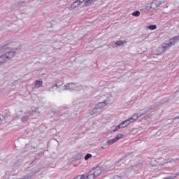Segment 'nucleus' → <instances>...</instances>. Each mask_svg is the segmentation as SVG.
<instances>
[{"instance_id":"nucleus-30","label":"nucleus","mask_w":179,"mask_h":179,"mask_svg":"<svg viewBox=\"0 0 179 179\" xmlns=\"http://www.w3.org/2000/svg\"><path fill=\"white\" fill-rule=\"evenodd\" d=\"M56 50H60V48H57Z\"/></svg>"},{"instance_id":"nucleus-16","label":"nucleus","mask_w":179,"mask_h":179,"mask_svg":"<svg viewBox=\"0 0 179 179\" xmlns=\"http://www.w3.org/2000/svg\"><path fill=\"white\" fill-rule=\"evenodd\" d=\"M31 113H29V115H25L21 117V121L22 122H27V121H28L29 117H31Z\"/></svg>"},{"instance_id":"nucleus-29","label":"nucleus","mask_w":179,"mask_h":179,"mask_svg":"<svg viewBox=\"0 0 179 179\" xmlns=\"http://www.w3.org/2000/svg\"><path fill=\"white\" fill-rule=\"evenodd\" d=\"M57 45H58V42H56L54 45L55 46Z\"/></svg>"},{"instance_id":"nucleus-22","label":"nucleus","mask_w":179,"mask_h":179,"mask_svg":"<svg viewBox=\"0 0 179 179\" xmlns=\"http://www.w3.org/2000/svg\"><path fill=\"white\" fill-rule=\"evenodd\" d=\"M148 29H149L150 30H156L157 29V26L152 24V25H149L148 27Z\"/></svg>"},{"instance_id":"nucleus-21","label":"nucleus","mask_w":179,"mask_h":179,"mask_svg":"<svg viewBox=\"0 0 179 179\" xmlns=\"http://www.w3.org/2000/svg\"><path fill=\"white\" fill-rule=\"evenodd\" d=\"M141 12L139 10H136L134 13H132V16H135V17H138L140 16Z\"/></svg>"},{"instance_id":"nucleus-6","label":"nucleus","mask_w":179,"mask_h":179,"mask_svg":"<svg viewBox=\"0 0 179 179\" xmlns=\"http://www.w3.org/2000/svg\"><path fill=\"white\" fill-rule=\"evenodd\" d=\"M91 170L93 171L95 177H99L101 173H104V168L100 167L99 166L94 167Z\"/></svg>"},{"instance_id":"nucleus-23","label":"nucleus","mask_w":179,"mask_h":179,"mask_svg":"<svg viewBox=\"0 0 179 179\" xmlns=\"http://www.w3.org/2000/svg\"><path fill=\"white\" fill-rule=\"evenodd\" d=\"M116 45H124V41H117L115 42Z\"/></svg>"},{"instance_id":"nucleus-24","label":"nucleus","mask_w":179,"mask_h":179,"mask_svg":"<svg viewBox=\"0 0 179 179\" xmlns=\"http://www.w3.org/2000/svg\"><path fill=\"white\" fill-rule=\"evenodd\" d=\"M92 158V154L88 153L85 157V160H89V159Z\"/></svg>"},{"instance_id":"nucleus-2","label":"nucleus","mask_w":179,"mask_h":179,"mask_svg":"<svg viewBox=\"0 0 179 179\" xmlns=\"http://www.w3.org/2000/svg\"><path fill=\"white\" fill-rule=\"evenodd\" d=\"M179 41V36H175L171 39L167 43H164L162 45V47L164 50H167L169 47H173V45H176V43H178Z\"/></svg>"},{"instance_id":"nucleus-9","label":"nucleus","mask_w":179,"mask_h":179,"mask_svg":"<svg viewBox=\"0 0 179 179\" xmlns=\"http://www.w3.org/2000/svg\"><path fill=\"white\" fill-rule=\"evenodd\" d=\"M107 104H108V103L106 100H105L103 102L98 103L95 106H96L98 109L101 110V108H103V107H106Z\"/></svg>"},{"instance_id":"nucleus-31","label":"nucleus","mask_w":179,"mask_h":179,"mask_svg":"<svg viewBox=\"0 0 179 179\" xmlns=\"http://www.w3.org/2000/svg\"><path fill=\"white\" fill-rule=\"evenodd\" d=\"M94 1H95V2H96V1H99V0H94Z\"/></svg>"},{"instance_id":"nucleus-25","label":"nucleus","mask_w":179,"mask_h":179,"mask_svg":"<svg viewBox=\"0 0 179 179\" xmlns=\"http://www.w3.org/2000/svg\"><path fill=\"white\" fill-rule=\"evenodd\" d=\"M133 153V152H129L126 155L123 156V159H126V157H128V156H131V155Z\"/></svg>"},{"instance_id":"nucleus-28","label":"nucleus","mask_w":179,"mask_h":179,"mask_svg":"<svg viewBox=\"0 0 179 179\" xmlns=\"http://www.w3.org/2000/svg\"><path fill=\"white\" fill-rule=\"evenodd\" d=\"M34 162H36V159H34V160L30 163V164H33V163H34Z\"/></svg>"},{"instance_id":"nucleus-11","label":"nucleus","mask_w":179,"mask_h":179,"mask_svg":"<svg viewBox=\"0 0 179 179\" xmlns=\"http://www.w3.org/2000/svg\"><path fill=\"white\" fill-rule=\"evenodd\" d=\"M101 113V110L100 109H98L96 106H95L90 112V115H93L94 114H100Z\"/></svg>"},{"instance_id":"nucleus-15","label":"nucleus","mask_w":179,"mask_h":179,"mask_svg":"<svg viewBox=\"0 0 179 179\" xmlns=\"http://www.w3.org/2000/svg\"><path fill=\"white\" fill-rule=\"evenodd\" d=\"M43 86V81H40L38 80H36L35 81V87L36 89H38L39 87H41Z\"/></svg>"},{"instance_id":"nucleus-4","label":"nucleus","mask_w":179,"mask_h":179,"mask_svg":"<svg viewBox=\"0 0 179 179\" xmlns=\"http://www.w3.org/2000/svg\"><path fill=\"white\" fill-rule=\"evenodd\" d=\"M150 110H152V108H150V109H148L144 112H142V113H135L130 118H129V120H130V122L132 123L134 121H136V120L140 118V117H142L143 115H145L148 114V113H150Z\"/></svg>"},{"instance_id":"nucleus-5","label":"nucleus","mask_w":179,"mask_h":179,"mask_svg":"<svg viewBox=\"0 0 179 179\" xmlns=\"http://www.w3.org/2000/svg\"><path fill=\"white\" fill-rule=\"evenodd\" d=\"M78 179H94L96 178V176L94 175V173L93 172V171H92V169L86 173H84L83 175H80L78 176Z\"/></svg>"},{"instance_id":"nucleus-10","label":"nucleus","mask_w":179,"mask_h":179,"mask_svg":"<svg viewBox=\"0 0 179 179\" xmlns=\"http://www.w3.org/2000/svg\"><path fill=\"white\" fill-rule=\"evenodd\" d=\"M66 108L65 107H60L58 108V110H55L52 109V113H53V114H60L61 115H62V111H64V110H66Z\"/></svg>"},{"instance_id":"nucleus-14","label":"nucleus","mask_w":179,"mask_h":179,"mask_svg":"<svg viewBox=\"0 0 179 179\" xmlns=\"http://www.w3.org/2000/svg\"><path fill=\"white\" fill-rule=\"evenodd\" d=\"M177 160H179V158L172 159L170 161L166 160L164 163H160L159 166H164L165 164H167L169 163H173V162H177Z\"/></svg>"},{"instance_id":"nucleus-3","label":"nucleus","mask_w":179,"mask_h":179,"mask_svg":"<svg viewBox=\"0 0 179 179\" xmlns=\"http://www.w3.org/2000/svg\"><path fill=\"white\" fill-rule=\"evenodd\" d=\"M15 54L16 52L15 51L6 52L4 55L0 56V59H1V61H3V64H5V62H6L7 61L12 59V58L15 57Z\"/></svg>"},{"instance_id":"nucleus-27","label":"nucleus","mask_w":179,"mask_h":179,"mask_svg":"<svg viewBox=\"0 0 179 179\" xmlns=\"http://www.w3.org/2000/svg\"><path fill=\"white\" fill-rule=\"evenodd\" d=\"M78 2H80V3L82 5V3H83V2L85 1V0H78Z\"/></svg>"},{"instance_id":"nucleus-18","label":"nucleus","mask_w":179,"mask_h":179,"mask_svg":"<svg viewBox=\"0 0 179 179\" xmlns=\"http://www.w3.org/2000/svg\"><path fill=\"white\" fill-rule=\"evenodd\" d=\"M115 142H117L115 138H113V139H111V140H108L107 141V145L110 146V145H114V143H115Z\"/></svg>"},{"instance_id":"nucleus-20","label":"nucleus","mask_w":179,"mask_h":179,"mask_svg":"<svg viewBox=\"0 0 179 179\" xmlns=\"http://www.w3.org/2000/svg\"><path fill=\"white\" fill-rule=\"evenodd\" d=\"M93 2H95V1L94 0H86L84 3H85V6H87V5H89V3H90V5H92V3H93Z\"/></svg>"},{"instance_id":"nucleus-19","label":"nucleus","mask_w":179,"mask_h":179,"mask_svg":"<svg viewBox=\"0 0 179 179\" xmlns=\"http://www.w3.org/2000/svg\"><path fill=\"white\" fill-rule=\"evenodd\" d=\"M122 128H124V127L122 126V124H121V123H120L119 125H117V126L113 130V132H117V131H118V129H122Z\"/></svg>"},{"instance_id":"nucleus-13","label":"nucleus","mask_w":179,"mask_h":179,"mask_svg":"<svg viewBox=\"0 0 179 179\" xmlns=\"http://www.w3.org/2000/svg\"><path fill=\"white\" fill-rule=\"evenodd\" d=\"M68 85H69V87H67V89H71V90H78V87H76V85L73 83H68Z\"/></svg>"},{"instance_id":"nucleus-8","label":"nucleus","mask_w":179,"mask_h":179,"mask_svg":"<svg viewBox=\"0 0 179 179\" xmlns=\"http://www.w3.org/2000/svg\"><path fill=\"white\" fill-rule=\"evenodd\" d=\"M80 5L81 4L80 3L79 1L76 0L72 4H71V6L68 7L67 9H69V10H73V9L78 8V6H80Z\"/></svg>"},{"instance_id":"nucleus-26","label":"nucleus","mask_w":179,"mask_h":179,"mask_svg":"<svg viewBox=\"0 0 179 179\" xmlns=\"http://www.w3.org/2000/svg\"><path fill=\"white\" fill-rule=\"evenodd\" d=\"M1 50H8V45H5L1 47Z\"/></svg>"},{"instance_id":"nucleus-7","label":"nucleus","mask_w":179,"mask_h":179,"mask_svg":"<svg viewBox=\"0 0 179 179\" xmlns=\"http://www.w3.org/2000/svg\"><path fill=\"white\" fill-rule=\"evenodd\" d=\"M160 5H162V3L160 2V1L155 0L152 1L150 6H145V9L149 10V9H152H152H157V8H159Z\"/></svg>"},{"instance_id":"nucleus-17","label":"nucleus","mask_w":179,"mask_h":179,"mask_svg":"<svg viewBox=\"0 0 179 179\" xmlns=\"http://www.w3.org/2000/svg\"><path fill=\"white\" fill-rule=\"evenodd\" d=\"M122 138H124V134H118L114 138L116 142H117V141H120V139H122Z\"/></svg>"},{"instance_id":"nucleus-1","label":"nucleus","mask_w":179,"mask_h":179,"mask_svg":"<svg viewBox=\"0 0 179 179\" xmlns=\"http://www.w3.org/2000/svg\"><path fill=\"white\" fill-rule=\"evenodd\" d=\"M69 86H72V84H67L64 85V83L55 84V85H52L50 89H47L48 92H54L55 89L57 92H64V90H71V88H68Z\"/></svg>"},{"instance_id":"nucleus-12","label":"nucleus","mask_w":179,"mask_h":179,"mask_svg":"<svg viewBox=\"0 0 179 179\" xmlns=\"http://www.w3.org/2000/svg\"><path fill=\"white\" fill-rule=\"evenodd\" d=\"M120 124H122L123 128H125V127H128V125H129V124H132V123L129 119H127V120L122 122Z\"/></svg>"}]
</instances>
